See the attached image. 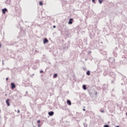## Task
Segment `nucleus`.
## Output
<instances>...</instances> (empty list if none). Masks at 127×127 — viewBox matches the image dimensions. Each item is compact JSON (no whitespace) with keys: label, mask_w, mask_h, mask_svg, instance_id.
Returning <instances> with one entry per match:
<instances>
[{"label":"nucleus","mask_w":127,"mask_h":127,"mask_svg":"<svg viewBox=\"0 0 127 127\" xmlns=\"http://www.w3.org/2000/svg\"><path fill=\"white\" fill-rule=\"evenodd\" d=\"M11 86L12 89H14V88H15V85L14 84V83H11Z\"/></svg>","instance_id":"5"},{"label":"nucleus","mask_w":127,"mask_h":127,"mask_svg":"<svg viewBox=\"0 0 127 127\" xmlns=\"http://www.w3.org/2000/svg\"><path fill=\"white\" fill-rule=\"evenodd\" d=\"M92 2H94L95 3L96 2L95 0H92Z\"/></svg>","instance_id":"15"},{"label":"nucleus","mask_w":127,"mask_h":127,"mask_svg":"<svg viewBox=\"0 0 127 127\" xmlns=\"http://www.w3.org/2000/svg\"><path fill=\"white\" fill-rule=\"evenodd\" d=\"M104 127H109L108 125H105Z\"/></svg>","instance_id":"16"},{"label":"nucleus","mask_w":127,"mask_h":127,"mask_svg":"<svg viewBox=\"0 0 127 127\" xmlns=\"http://www.w3.org/2000/svg\"><path fill=\"white\" fill-rule=\"evenodd\" d=\"M6 81H7V80H8V78L7 77V78H6Z\"/></svg>","instance_id":"19"},{"label":"nucleus","mask_w":127,"mask_h":127,"mask_svg":"<svg viewBox=\"0 0 127 127\" xmlns=\"http://www.w3.org/2000/svg\"><path fill=\"white\" fill-rule=\"evenodd\" d=\"M54 28H56V26H53Z\"/></svg>","instance_id":"17"},{"label":"nucleus","mask_w":127,"mask_h":127,"mask_svg":"<svg viewBox=\"0 0 127 127\" xmlns=\"http://www.w3.org/2000/svg\"><path fill=\"white\" fill-rule=\"evenodd\" d=\"M57 76H58L57 74H55L54 75V78H57Z\"/></svg>","instance_id":"11"},{"label":"nucleus","mask_w":127,"mask_h":127,"mask_svg":"<svg viewBox=\"0 0 127 127\" xmlns=\"http://www.w3.org/2000/svg\"><path fill=\"white\" fill-rule=\"evenodd\" d=\"M66 103L67 105H68V106H71L72 105V103H71V101L69 100H67Z\"/></svg>","instance_id":"1"},{"label":"nucleus","mask_w":127,"mask_h":127,"mask_svg":"<svg viewBox=\"0 0 127 127\" xmlns=\"http://www.w3.org/2000/svg\"><path fill=\"white\" fill-rule=\"evenodd\" d=\"M18 113H19V111H18Z\"/></svg>","instance_id":"22"},{"label":"nucleus","mask_w":127,"mask_h":127,"mask_svg":"<svg viewBox=\"0 0 127 127\" xmlns=\"http://www.w3.org/2000/svg\"><path fill=\"white\" fill-rule=\"evenodd\" d=\"M83 90H87V87H86V85H83Z\"/></svg>","instance_id":"8"},{"label":"nucleus","mask_w":127,"mask_h":127,"mask_svg":"<svg viewBox=\"0 0 127 127\" xmlns=\"http://www.w3.org/2000/svg\"><path fill=\"white\" fill-rule=\"evenodd\" d=\"M39 4H40V5H43V3H42V1H40L39 2Z\"/></svg>","instance_id":"10"},{"label":"nucleus","mask_w":127,"mask_h":127,"mask_svg":"<svg viewBox=\"0 0 127 127\" xmlns=\"http://www.w3.org/2000/svg\"><path fill=\"white\" fill-rule=\"evenodd\" d=\"M72 20L73 19H70L68 22V24H72L73 23V22H72Z\"/></svg>","instance_id":"6"},{"label":"nucleus","mask_w":127,"mask_h":127,"mask_svg":"<svg viewBox=\"0 0 127 127\" xmlns=\"http://www.w3.org/2000/svg\"><path fill=\"white\" fill-rule=\"evenodd\" d=\"M44 43H48V40H47V39L45 38L44 40Z\"/></svg>","instance_id":"7"},{"label":"nucleus","mask_w":127,"mask_h":127,"mask_svg":"<svg viewBox=\"0 0 127 127\" xmlns=\"http://www.w3.org/2000/svg\"><path fill=\"white\" fill-rule=\"evenodd\" d=\"M7 11V8H4L2 9V13L3 14H4V13H5V12Z\"/></svg>","instance_id":"4"},{"label":"nucleus","mask_w":127,"mask_h":127,"mask_svg":"<svg viewBox=\"0 0 127 127\" xmlns=\"http://www.w3.org/2000/svg\"><path fill=\"white\" fill-rule=\"evenodd\" d=\"M48 114L49 115V116H50V117L53 116V115H54V112L53 111L50 112L48 113Z\"/></svg>","instance_id":"3"},{"label":"nucleus","mask_w":127,"mask_h":127,"mask_svg":"<svg viewBox=\"0 0 127 127\" xmlns=\"http://www.w3.org/2000/svg\"><path fill=\"white\" fill-rule=\"evenodd\" d=\"M37 123H38V124H40V120H38V121H37Z\"/></svg>","instance_id":"14"},{"label":"nucleus","mask_w":127,"mask_h":127,"mask_svg":"<svg viewBox=\"0 0 127 127\" xmlns=\"http://www.w3.org/2000/svg\"><path fill=\"white\" fill-rule=\"evenodd\" d=\"M40 73H43V71L41 70V71H40Z\"/></svg>","instance_id":"18"},{"label":"nucleus","mask_w":127,"mask_h":127,"mask_svg":"<svg viewBox=\"0 0 127 127\" xmlns=\"http://www.w3.org/2000/svg\"><path fill=\"white\" fill-rule=\"evenodd\" d=\"M100 112H101V113H105V111H104V110H103V109L100 110Z\"/></svg>","instance_id":"12"},{"label":"nucleus","mask_w":127,"mask_h":127,"mask_svg":"<svg viewBox=\"0 0 127 127\" xmlns=\"http://www.w3.org/2000/svg\"><path fill=\"white\" fill-rule=\"evenodd\" d=\"M116 127H119V126H117Z\"/></svg>","instance_id":"23"},{"label":"nucleus","mask_w":127,"mask_h":127,"mask_svg":"<svg viewBox=\"0 0 127 127\" xmlns=\"http://www.w3.org/2000/svg\"><path fill=\"white\" fill-rule=\"evenodd\" d=\"M86 74L88 76H90V71H87V72H86Z\"/></svg>","instance_id":"9"},{"label":"nucleus","mask_w":127,"mask_h":127,"mask_svg":"<svg viewBox=\"0 0 127 127\" xmlns=\"http://www.w3.org/2000/svg\"><path fill=\"white\" fill-rule=\"evenodd\" d=\"M38 127H40V125H38Z\"/></svg>","instance_id":"21"},{"label":"nucleus","mask_w":127,"mask_h":127,"mask_svg":"<svg viewBox=\"0 0 127 127\" xmlns=\"http://www.w3.org/2000/svg\"><path fill=\"white\" fill-rule=\"evenodd\" d=\"M83 111H86V109H83Z\"/></svg>","instance_id":"20"},{"label":"nucleus","mask_w":127,"mask_h":127,"mask_svg":"<svg viewBox=\"0 0 127 127\" xmlns=\"http://www.w3.org/2000/svg\"><path fill=\"white\" fill-rule=\"evenodd\" d=\"M99 3H102V2H103V0H99Z\"/></svg>","instance_id":"13"},{"label":"nucleus","mask_w":127,"mask_h":127,"mask_svg":"<svg viewBox=\"0 0 127 127\" xmlns=\"http://www.w3.org/2000/svg\"><path fill=\"white\" fill-rule=\"evenodd\" d=\"M6 104H7V106H8V107H9L10 106V104H9V99H7L6 101Z\"/></svg>","instance_id":"2"}]
</instances>
